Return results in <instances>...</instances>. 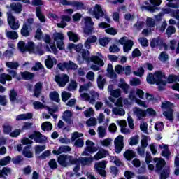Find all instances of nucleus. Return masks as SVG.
Instances as JSON below:
<instances>
[{
	"mask_svg": "<svg viewBox=\"0 0 179 179\" xmlns=\"http://www.w3.org/2000/svg\"><path fill=\"white\" fill-rule=\"evenodd\" d=\"M33 118V113H27L24 114H20L16 116V121H24L26 120H31Z\"/></svg>",
	"mask_w": 179,
	"mask_h": 179,
	"instance_id": "bb28decb",
	"label": "nucleus"
},
{
	"mask_svg": "<svg viewBox=\"0 0 179 179\" xmlns=\"http://www.w3.org/2000/svg\"><path fill=\"white\" fill-rule=\"evenodd\" d=\"M71 6L76 8V9H86V6L80 1H72Z\"/></svg>",
	"mask_w": 179,
	"mask_h": 179,
	"instance_id": "09e8293b",
	"label": "nucleus"
},
{
	"mask_svg": "<svg viewBox=\"0 0 179 179\" xmlns=\"http://www.w3.org/2000/svg\"><path fill=\"white\" fill-rule=\"evenodd\" d=\"M81 55L83 59H84L85 61H87V62L90 61L91 62H94V64H96V65H99L100 66H104V62L102 59L104 57L100 52L97 53V55L99 56L93 55L90 57V51L83 49L81 51Z\"/></svg>",
	"mask_w": 179,
	"mask_h": 179,
	"instance_id": "f03ea898",
	"label": "nucleus"
},
{
	"mask_svg": "<svg viewBox=\"0 0 179 179\" xmlns=\"http://www.w3.org/2000/svg\"><path fill=\"white\" fill-rule=\"evenodd\" d=\"M10 8L15 13H20L23 6L20 3H13L10 4Z\"/></svg>",
	"mask_w": 179,
	"mask_h": 179,
	"instance_id": "c85d7f7f",
	"label": "nucleus"
},
{
	"mask_svg": "<svg viewBox=\"0 0 179 179\" xmlns=\"http://www.w3.org/2000/svg\"><path fill=\"white\" fill-rule=\"evenodd\" d=\"M57 162L62 167H71L78 163V158L71 155H60L57 158Z\"/></svg>",
	"mask_w": 179,
	"mask_h": 179,
	"instance_id": "7ed1b4c3",
	"label": "nucleus"
},
{
	"mask_svg": "<svg viewBox=\"0 0 179 179\" xmlns=\"http://www.w3.org/2000/svg\"><path fill=\"white\" fill-rule=\"evenodd\" d=\"M9 97L11 103H15V101H16V98L17 97V93L15 90H11L10 91Z\"/></svg>",
	"mask_w": 179,
	"mask_h": 179,
	"instance_id": "bf43d9fd",
	"label": "nucleus"
},
{
	"mask_svg": "<svg viewBox=\"0 0 179 179\" xmlns=\"http://www.w3.org/2000/svg\"><path fill=\"white\" fill-rule=\"evenodd\" d=\"M85 27L84 28V34L85 36H90L94 33V22L92 21V18L90 17H86L85 19Z\"/></svg>",
	"mask_w": 179,
	"mask_h": 179,
	"instance_id": "1a4fd4ad",
	"label": "nucleus"
},
{
	"mask_svg": "<svg viewBox=\"0 0 179 179\" xmlns=\"http://www.w3.org/2000/svg\"><path fill=\"white\" fill-rule=\"evenodd\" d=\"M97 85L99 89H104V85H106V79L103 78L101 75H99L97 78Z\"/></svg>",
	"mask_w": 179,
	"mask_h": 179,
	"instance_id": "37998d69",
	"label": "nucleus"
},
{
	"mask_svg": "<svg viewBox=\"0 0 179 179\" xmlns=\"http://www.w3.org/2000/svg\"><path fill=\"white\" fill-rule=\"evenodd\" d=\"M61 19L62 21L60 23H57V27L64 29V27L66 26V22H69V20H71V17L68 15H62Z\"/></svg>",
	"mask_w": 179,
	"mask_h": 179,
	"instance_id": "2f4dec72",
	"label": "nucleus"
},
{
	"mask_svg": "<svg viewBox=\"0 0 179 179\" xmlns=\"http://www.w3.org/2000/svg\"><path fill=\"white\" fill-rule=\"evenodd\" d=\"M162 108H165V110H169L167 111H164L163 115L166 117L169 121H173V103L169 101L163 103L162 105Z\"/></svg>",
	"mask_w": 179,
	"mask_h": 179,
	"instance_id": "f8f14e48",
	"label": "nucleus"
},
{
	"mask_svg": "<svg viewBox=\"0 0 179 179\" xmlns=\"http://www.w3.org/2000/svg\"><path fill=\"white\" fill-rule=\"evenodd\" d=\"M147 82L150 85H154V83H156V77L155 76V73L154 75L152 73H149L147 76Z\"/></svg>",
	"mask_w": 179,
	"mask_h": 179,
	"instance_id": "680f3d73",
	"label": "nucleus"
},
{
	"mask_svg": "<svg viewBox=\"0 0 179 179\" xmlns=\"http://www.w3.org/2000/svg\"><path fill=\"white\" fill-rule=\"evenodd\" d=\"M27 51H29V54H37L38 55H43V54H44L43 45L39 43L36 46L32 41L28 42L27 45Z\"/></svg>",
	"mask_w": 179,
	"mask_h": 179,
	"instance_id": "39448f33",
	"label": "nucleus"
},
{
	"mask_svg": "<svg viewBox=\"0 0 179 179\" xmlns=\"http://www.w3.org/2000/svg\"><path fill=\"white\" fill-rule=\"evenodd\" d=\"M118 42L121 45H123L124 52L128 53L131 50H132V47H134V41L128 39L127 36L122 37Z\"/></svg>",
	"mask_w": 179,
	"mask_h": 179,
	"instance_id": "6e6552de",
	"label": "nucleus"
},
{
	"mask_svg": "<svg viewBox=\"0 0 179 179\" xmlns=\"http://www.w3.org/2000/svg\"><path fill=\"white\" fill-rule=\"evenodd\" d=\"M63 121H65L67 124H72V112L70 110H66L64 111L63 116Z\"/></svg>",
	"mask_w": 179,
	"mask_h": 179,
	"instance_id": "a878e982",
	"label": "nucleus"
},
{
	"mask_svg": "<svg viewBox=\"0 0 179 179\" xmlns=\"http://www.w3.org/2000/svg\"><path fill=\"white\" fill-rule=\"evenodd\" d=\"M86 147L84 148V150L83 151L81 156H89V153H94L99 150L97 149V147L94 146V143L93 141L90 140H87L85 143Z\"/></svg>",
	"mask_w": 179,
	"mask_h": 179,
	"instance_id": "0eeeda50",
	"label": "nucleus"
},
{
	"mask_svg": "<svg viewBox=\"0 0 179 179\" xmlns=\"http://www.w3.org/2000/svg\"><path fill=\"white\" fill-rule=\"evenodd\" d=\"M133 113L137 120H143V118H146V110L141 109V108L134 107L133 108Z\"/></svg>",
	"mask_w": 179,
	"mask_h": 179,
	"instance_id": "a211bd4d",
	"label": "nucleus"
},
{
	"mask_svg": "<svg viewBox=\"0 0 179 179\" xmlns=\"http://www.w3.org/2000/svg\"><path fill=\"white\" fill-rule=\"evenodd\" d=\"M108 155V152L102 149L93 157H80L78 159V162L81 164V166H90L92 163H93V160H100V159H104L107 155Z\"/></svg>",
	"mask_w": 179,
	"mask_h": 179,
	"instance_id": "f257e3e1",
	"label": "nucleus"
},
{
	"mask_svg": "<svg viewBox=\"0 0 179 179\" xmlns=\"http://www.w3.org/2000/svg\"><path fill=\"white\" fill-rule=\"evenodd\" d=\"M7 20L12 30H17V29H19V27H20V24H19V20H16V17L13 16V15L12 14V11L7 12Z\"/></svg>",
	"mask_w": 179,
	"mask_h": 179,
	"instance_id": "9d476101",
	"label": "nucleus"
},
{
	"mask_svg": "<svg viewBox=\"0 0 179 179\" xmlns=\"http://www.w3.org/2000/svg\"><path fill=\"white\" fill-rule=\"evenodd\" d=\"M155 83L159 86V90H162L164 86H166V83H167V78L164 73L162 71H156L155 73Z\"/></svg>",
	"mask_w": 179,
	"mask_h": 179,
	"instance_id": "423d86ee",
	"label": "nucleus"
},
{
	"mask_svg": "<svg viewBox=\"0 0 179 179\" xmlns=\"http://www.w3.org/2000/svg\"><path fill=\"white\" fill-rule=\"evenodd\" d=\"M117 124L121 127V132L122 134H131V130L127 128V121L125 120H117Z\"/></svg>",
	"mask_w": 179,
	"mask_h": 179,
	"instance_id": "4be33fe9",
	"label": "nucleus"
},
{
	"mask_svg": "<svg viewBox=\"0 0 179 179\" xmlns=\"http://www.w3.org/2000/svg\"><path fill=\"white\" fill-rule=\"evenodd\" d=\"M55 80L57 82V85L61 87H65L66 83L69 82V77L66 74H59L55 76Z\"/></svg>",
	"mask_w": 179,
	"mask_h": 179,
	"instance_id": "4468645a",
	"label": "nucleus"
},
{
	"mask_svg": "<svg viewBox=\"0 0 179 179\" xmlns=\"http://www.w3.org/2000/svg\"><path fill=\"white\" fill-rule=\"evenodd\" d=\"M6 65L8 69H17L19 66V63L17 62H7Z\"/></svg>",
	"mask_w": 179,
	"mask_h": 179,
	"instance_id": "de8ad7c7",
	"label": "nucleus"
},
{
	"mask_svg": "<svg viewBox=\"0 0 179 179\" xmlns=\"http://www.w3.org/2000/svg\"><path fill=\"white\" fill-rule=\"evenodd\" d=\"M41 89H43V83H37L35 85V89L34 91V96L35 97H39L40 94L41 93Z\"/></svg>",
	"mask_w": 179,
	"mask_h": 179,
	"instance_id": "7c9ffc66",
	"label": "nucleus"
},
{
	"mask_svg": "<svg viewBox=\"0 0 179 179\" xmlns=\"http://www.w3.org/2000/svg\"><path fill=\"white\" fill-rule=\"evenodd\" d=\"M108 92L110 93V96H112V97H115V99H118L121 96V90L120 88L114 90V87L113 85H109L108 87Z\"/></svg>",
	"mask_w": 179,
	"mask_h": 179,
	"instance_id": "6ab92c4d",
	"label": "nucleus"
},
{
	"mask_svg": "<svg viewBox=\"0 0 179 179\" xmlns=\"http://www.w3.org/2000/svg\"><path fill=\"white\" fill-rule=\"evenodd\" d=\"M140 129L144 134H148V123L141 122L140 124Z\"/></svg>",
	"mask_w": 179,
	"mask_h": 179,
	"instance_id": "774afa93",
	"label": "nucleus"
},
{
	"mask_svg": "<svg viewBox=\"0 0 179 179\" xmlns=\"http://www.w3.org/2000/svg\"><path fill=\"white\" fill-rule=\"evenodd\" d=\"M6 35L7 36L8 38H10L11 40H16L17 37H19L16 31H8V29L6 30Z\"/></svg>",
	"mask_w": 179,
	"mask_h": 179,
	"instance_id": "4c0bfd02",
	"label": "nucleus"
},
{
	"mask_svg": "<svg viewBox=\"0 0 179 179\" xmlns=\"http://www.w3.org/2000/svg\"><path fill=\"white\" fill-rule=\"evenodd\" d=\"M169 176H170V169H164L160 173L159 179L169 178Z\"/></svg>",
	"mask_w": 179,
	"mask_h": 179,
	"instance_id": "4d7b16f0",
	"label": "nucleus"
},
{
	"mask_svg": "<svg viewBox=\"0 0 179 179\" xmlns=\"http://www.w3.org/2000/svg\"><path fill=\"white\" fill-rule=\"evenodd\" d=\"M97 134L99 138H104L106 135H107V130L106 129V127L99 126L97 129Z\"/></svg>",
	"mask_w": 179,
	"mask_h": 179,
	"instance_id": "f704fd0d",
	"label": "nucleus"
},
{
	"mask_svg": "<svg viewBox=\"0 0 179 179\" xmlns=\"http://www.w3.org/2000/svg\"><path fill=\"white\" fill-rule=\"evenodd\" d=\"M10 169L4 167L2 170H0V178H6L9 174H10Z\"/></svg>",
	"mask_w": 179,
	"mask_h": 179,
	"instance_id": "58836bf2",
	"label": "nucleus"
},
{
	"mask_svg": "<svg viewBox=\"0 0 179 179\" xmlns=\"http://www.w3.org/2000/svg\"><path fill=\"white\" fill-rule=\"evenodd\" d=\"M47 141V137L45 136H43L41 134V133L37 131L36 132V136L35 137V142L36 143H44Z\"/></svg>",
	"mask_w": 179,
	"mask_h": 179,
	"instance_id": "c756f323",
	"label": "nucleus"
},
{
	"mask_svg": "<svg viewBox=\"0 0 179 179\" xmlns=\"http://www.w3.org/2000/svg\"><path fill=\"white\" fill-rule=\"evenodd\" d=\"M52 38L54 41L56 42L57 47L59 48V50H64L65 48V43H64V39L65 37L62 33H54Z\"/></svg>",
	"mask_w": 179,
	"mask_h": 179,
	"instance_id": "9b49d317",
	"label": "nucleus"
},
{
	"mask_svg": "<svg viewBox=\"0 0 179 179\" xmlns=\"http://www.w3.org/2000/svg\"><path fill=\"white\" fill-rule=\"evenodd\" d=\"M116 153H120L124 148V136L119 135L114 141Z\"/></svg>",
	"mask_w": 179,
	"mask_h": 179,
	"instance_id": "dca6fc26",
	"label": "nucleus"
},
{
	"mask_svg": "<svg viewBox=\"0 0 179 179\" xmlns=\"http://www.w3.org/2000/svg\"><path fill=\"white\" fill-rule=\"evenodd\" d=\"M154 160L156 162L155 171L157 173H159V171H161L163 167H164V165L166 164V161L162 159H158V158H155Z\"/></svg>",
	"mask_w": 179,
	"mask_h": 179,
	"instance_id": "5701e85b",
	"label": "nucleus"
},
{
	"mask_svg": "<svg viewBox=\"0 0 179 179\" xmlns=\"http://www.w3.org/2000/svg\"><path fill=\"white\" fill-rule=\"evenodd\" d=\"M77 87H78V84L76 83V81L71 80L69 83L67 89H68L69 92H73L74 90H76Z\"/></svg>",
	"mask_w": 179,
	"mask_h": 179,
	"instance_id": "6e6d98bb",
	"label": "nucleus"
},
{
	"mask_svg": "<svg viewBox=\"0 0 179 179\" xmlns=\"http://www.w3.org/2000/svg\"><path fill=\"white\" fill-rule=\"evenodd\" d=\"M124 157H125L127 160H132V159L135 157V152L131 150H127L124 153Z\"/></svg>",
	"mask_w": 179,
	"mask_h": 179,
	"instance_id": "e433bc0d",
	"label": "nucleus"
},
{
	"mask_svg": "<svg viewBox=\"0 0 179 179\" xmlns=\"http://www.w3.org/2000/svg\"><path fill=\"white\" fill-rule=\"evenodd\" d=\"M96 41H97V37H96V36H91L86 40L84 47L87 48V50H90L92 48V44L96 43Z\"/></svg>",
	"mask_w": 179,
	"mask_h": 179,
	"instance_id": "412c9836",
	"label": "nucleus"
},
{
	"mask_svg": "<svg viewBox=\"0 0 179 179\" xmlns=\"http://www.w3.org/2000/svg\"><path fill=\"white\" fill-rule=\"evenodd\" d=\"M107 166V162L106 161L99 162L95 163L94 168L95 170L102 177H106V167Z\"/></svg>",
	"mask_w": 179,
	"mask_h": 179,
	"instance_id": "2eb2a0df",
	"label": "nucleus"
},
{
	"mask_svg": "<svg viewBox=\"0 0 179 179\" xmlns=\"http://www.w3.org/2000/svg\"><path fill=\"white\" fill-rule=\"evenodd\" d=\"M42 130L45 131H51L52 129V124L50 122H45L41 125Z\"/></svg>",
	"mask_w": 179,
	"mask_h": 179,
	"instance_id": "603ef678",
	"label": "nucleus"
},
{
	"mask_svg": "<svg viewBox=\"0 0 179 179\" xmlns=\"http://www.w3.org/2000/svg\"><path fill=\"white\" fill-rule=\"evenodd\" d=\"M151 5L148 6H142L141 9H145L148 12H151V13H154L156 10H158L159 8L156 6H160L162 5V0H149Z\"/></svg>",
	"mask_w": 179,
	"mask_h": 179,
	"instance_id": "ddd939ff",
	"label": "nucleus"
},
{
	"mask_svg": "<svg viewBox=\"0 0 179 179\" xmlns=\"http://www.w3.org/2000/svg\"><path fill=\"white\" fill-rule=\"evenodd\" d=\"M86 125L87 127H96V125H97V119H96L94 117L90 118L86 122Z\"/></svg>",
	"mask_w": 179,
	"mask_h": 179,
	"instance_id": "052dcab7",
	"label": "nucleus"
},
{
	"mask_svg": "<svg viewBox=\"0 0 179 179\" xmlns=\"http://www.w3.org/2000/svg\"><path fill=\"white\" fill-rule=\"evenodd\" d=\"M31 149V145H27L26 146L23 150V155L25 156V157H33V153L30 150Z\"/></svg>",
	"mask_w": 179,
	"mask_h": 179,
	"instance_id": "a19ab883",
	"label": "nucleus"
},
{
	"mask_svg": "<svg viewBox=\"0 0 179 179\" xmlns=\"http://www.w3.org/2000/svg\"><path fill=\"white\" fill-rule=\"evenodd\" d=\"M17 48L21 52H26L27 51V45H26L24 41H20L17 44Z\"/></svg>",
	"mask_w": 179,
	"mask_h": 179,
	"instance_id": "864d4df0",
	"label": "nucleus"
},
{
	"mask_svg": "<svg viewBox=\"0 0 179 179\" xmlns=\"http://www.w3.org/2000/svg\"><path fill=\"white\" fill-rule=\"evenodd\" d=\"M90 94H91V98H90V103L91 104H94V103H96V100H99V97L100 94H99V93H97L94 91H92Z\"/></svg>",
	"mask_w": 179,
	"mask_h": 179,
	"instance_id": "a18cd8bd",
	"label": "nucleus"
},
{
	"mask_svg": "<svg viewBox=\"0 0 179 179\" xmlns=\"http://www.w3.org/2000/svg\"><path fill=\"white\" fill-rule=\"evenodd\" d=\"M139 143V136H134L129 139V143L130 146H135Z\"/></svg>",
	"mask_w": 179,
	"mask_h": 179,
	"instance_id": "5fc2aeb1",
	"label": "nucleus"
},
{
	"mask_svg": "<svg viewBox=\"0 0 179 179\" xmlns=\"http://www.w3.org/2000/svg\"><path fill=\"white\" fill-rule=\"evenodd\" d=\"M121 83L118 84V87L123 90L125 94H128L129 93V85L127 84L124 79H120Z\"/></svg>",
	"mask_w": 179,
	"mask_h": 179,
	"instance_id": "cd10ccee",
	"label": "nucleus"
},
{
	"mask_svg": "<svg viewBox=\"0 0 179 179\" xmlns=\"http://www.w3.org/2000/svg\"><path fill=\"white\" fill-rule=\"evenodd\" d=\"M99 27L100 29H106L105 30L106 33L108 34H110V36H115L117 34V30L113 27H111V25L110 24H108L106 22H101L99 24Z\"/></svg>",
	"mask_w": 179,
	"mask_h": 179,
	"instance_id": "f3484780",
	"label": "nucleus"
},
{
	"mask_svg": "<svg viewBox=\"0 0 179 179\" xmlns=\"http://www.w3.org/2000/svg\"><path fill=\"white\" fill-rule=\"evenodd\" d=\"M112 113L114 114V115H119V117H124V115H125V110H124V108H122V107L121 106H116L113 108Z\"/></svg>",
	"mask_w": 179,
	"mask_h": 179,
	"instance_id": "393cba45",
	"label": "nucleus"
},
{
	"mask_svg": "<svg viewBox=\"0 0 179 179\" xmlns=\"http://www.w3.org/2000/svg\"><path fill=\"white\" fill-rule=\"evenodd\" d=\"M50 98L56 103H59V94L57 92H52L50 93Z\"/></svg>",
	"mask_w": 179,
	"mask_h": 179,
	"instance_id": "8fccbe9b",
	"label": "nucleus"
},
{
	"mask_svg": "<svg viewBox=\"0 0 179 179\" xmlns=\"http://www.w3.org/2000/svg\"><path fill=\"white\" fill-rule=\"evenodd\" d=\"M6 80H12V76L9 74L2 73L0 75V83L6 85Z\"/></svg>",
	"mask_w": 179,
	"mask_h": 179,
	"instance_id": "72a5a7b5",
	"label": "nucleus"
},
{
	"mask_svg": "<svg viewBox=\"0 0 179 179\" xmlns=\"http://www.w3.org/2000/svg\"><path fill=\"white\" fill-rule=\"evenodd\" d=\"M160 44H162V38L157 37V38H153L151 41L150 47H152V48H155L156 47H158V45H160Z\"/></svg>",
	"mask_w": 179,
	"mask_h": 179,
	"instance_id": "49530a36",
	"label": "nucleus"
},
{
	"mask_svg": "<svg viewBox=\"0 0 179 179\" xmlns=\"http://www.w3.org/2000/svg\"><path fill=\"white\" fill-rule=\"evenodd\" d=\"M107 72L111 79H115V78H117V73L114 72L113 64H108Z\"/></svg>",
	"mask_w": 179,
	"mask_h": 179,
	"instance_id": "c9c22d12",
	"label": "nucleus"
},
{
	"mask_svg": "<svg viewBox=\"0 0 179 179\" xmlns=\"http://www.w3.org/2000/svg\"><path fill=\"white\" fill-rule=\"evenodd\" d=\"M36 16L41 23H44V22H45V16L43 15V13H41V7L36 8Z\"/></svg>",
	"mask_w": 179,
	"mask_h": 179,
	"instance_id": "ea45409f",
	"label": "nucleus"
},
{
	"mask_svg": "<svg viewBox=\"0 0 179 179\" xmlns=\"http://www.w3.org/2000/svg\"><path fill=\"white\" fill-rule=\"evenodd\" d=\"M136 92L134 90H130L128 98L131 101H135L136 100H138V97H136V95L135 94Z\"/></svg>",
	"mask_w": 179,
	"mask_h": 179,
	"instance_id": "0e129e2a",
	"label": "nucleus"
},
{
	"mask_svg": "<svg viewBox=\"0 0 179 179\" xmlns=\"http://www.w3.org/2000/svg\"><path fill=\"white\" fill-rule=\"evenodd\" d=\"M21 76L22 79H24L25 80H30L32 78H34V74L29 71H25L21 73Z\"/></svg>",
	"mask_w": 179,
	"mask_h": 179,
	"instance_id": "c03bdc74",
	"label": "nucleus"
},
{
	"mask_svg": "<svg viewBox=\"0 0 179 179\" xmlns=\"http://www.w3.org/2000/svg\"><path fill=\"white\" fill-rule=\"evenodd\" d=\"M90 12L94 16L95 19L99 20L100 17H103V16H104V19H106V22H108V23H110V17L104 13V11H103L100 5H95L94 10L92 11L90 10Z\"/></svg>",
	"mask_w": 179,
	"mask_h": 179,
	"instance_id": "20e7f679",
	"label": "nucleus"
},
{
	"mask_svg": "<svg viewBox=\"0 0 179 179\" xmlns=\"http://www.w3.org/2000/svg\"><path fill=\"white\" fill-rule=\"evenodd\" d=\"M21 34L24 37H29L30 36V28L27 24H24L21 29Z\"/></svg>",
	"mask_w": 179,
	"mask_h": 179,
	"instance_id": "473e14b6",
	"label": "nucleus"
},
{
	"mask_svg": "<svg viewBox=\"0 0 179 179\" xmlns=\"http://www.w3.org/2000/svg\"><path fill=\"white\" fill-rule=\"evenodd\" d=\"M67 36L71 41H73L74 43H76L77 41H79V36L78 34L72 32V31H69L67 32Z\"/></svg>",
	"mask_w": 179,
	"mask_h": 179,
	"instance_id": "79ce46f5",
	"label": "nucleus"
},
{
	"mask_svg": "<svg viewBox=\"0 0 179 179\" xmlns=\"http://www.w3.org/2000/svg\"><path fill=\"white\" fill-rule=\"evenodd\" d=\"M174 174L176 176H179V157H176L175 158V171Z\"/></svg>",
	"mask_w": 179,
	"mask_h": 179,
	"instance_id": "69168bd1",
	"label": "nucleus"
},
{
	"mask_svg": "<svg viewBox=\"0 0 179 179\" xmlns=\"http://www.w3.org/2000/svg\"><path fill=\"white\" fill-rule=\"evenodd\" d=\"M45 64L49 69L54 66V64H57V59L52 56H48V59L45 60Z\"/></svg>",
	"mask_w": 179,
	"mask_h": 179,
	"instance_id": "b1692460",
	"label": "nucleus"
},
{
	"mask_svg": "<svg viewBox=\"0 0 179 179\" xmlns=\"http://www.w3.org/2000/svg\"><path fill=\"white\" fill-rule=\"evenodd\" d=\"M71 97H72V94H71L70 92H68L66 91H64L62 93V100L64 103L68 101V100H69V99H71Z\"/></svg>",
	"mask_w": 179,
	"mask_h": 179,
	"instance_id": "3c124183",
	"label": "nucleus"
},
{
	"mask_svg": "<svg viewBox=\"0 0 179 179\" xmlns=\"http://www.w3.org/2000/svg\"><path fill=\"white\" fill-rule=\"evenodd\" d=\"M73 143L76 148H83L85 145V141L83 140V138H78L77 140H75Z\"/></svg>",
	"mask_w": 179,
	"mask_h": 179,
	"instance_id": "e2e57ef3",
	"label": "nucleus"
},
{
	"mask_svg": "<svg viewBox=\"0 0 179 179\" xmlns=\"http://www.w3.org/2000/svg\"><path fill=\"white\" fill-rule=\"evenodd\" d=\"M32 105L35 110H41L43 108H45V105L43 104V103L40 101H34L33 102Z\"/></svg>",
	"mask_w": 179,
	"mask_h": 179,
	"instance_id": "13d9d810",
	"label": "nucleus"
},
{
	"mask_svg": "<svg viewBox=\"0 0 179 179\" xmlns=\"http://www.w3.org/2000/svg\"><path fill=\"white\" fill-rule=\"evenodd\" d=\"M131 86H139L141 85V80L138 78H133L130 80Z\"/></svg>",
	"mask_w": 179,
	"mask_h": 179,
	"instance_id": "338daca9",
	"label": "nucleus"
},
{
	"mask_svg": "<svg viewBox=\"0 0 179 179\" xmlns=\"http://www.w3.org/2000/svg\"><path fill=\"white\" fill-rule=\"evenodd\" d=\"M72 149L68 145H62L57 150H54L52 151L53 155H61V153H66V152H71Z\"/></svg>",
	"mask_w": 179,
	"mask_h": 179,
	"instance_id": "aec40b11",
	"label": "nucleus"
}]
</instances>
